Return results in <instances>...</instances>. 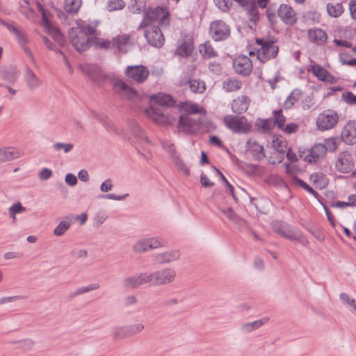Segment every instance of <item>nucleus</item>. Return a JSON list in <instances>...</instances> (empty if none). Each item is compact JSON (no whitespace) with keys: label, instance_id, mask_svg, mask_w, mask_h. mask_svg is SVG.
Here are the masks:
<instances>
[{"label":"nucleus","instance_id":"nucleus-19","mask_svg":"<svg viewBox=\"0 0 356 356\" xmlns=\"http://www.w3.org/2000/svg\"><path fill=\"white\" fill-rule=\"evenodd\" d=\"M176 276L175 271L172 268H164L155 272L154 285H163L171 283Z\"/></svg>","mask_w":356,"mask_h":356},{"label":"nucleus","instance_id":"nucleus-45","mask_svg":"<svg viewBox=\"0 0 356 356\" xmlns=\"http://www.w3.org/2000/svg\"><path fill=\"white\" fill-rule=\"evenodd\" d=\"M150 246L149 240L148 238H143L133 245V250L136 253H142L151 250Z\"/></svg>","mask_w":356,"mask_h":356},{"label":"nucleus","instance_id":"nucleus-3","mask_svg":"<svg viewBox=\"0 0 356 356\" xmlns=\"http://www.w3.org/2000/svg\"><path fill=\"white\" fill-rule=\"evenodd\" d=\"M202 124L200 118H193L187 114H181L179 118L177 128L183 133L195 134L200 130Z\"/></svg>","mask_w":356,"mask_h":356},{"label":"nucleus","instance_id":"nucleus-4","mask_svg":"<svg viewBox=\"0 0 356 356\" xmlns=\"http://www.w3.org/2000/svg\"><path fill=\"white\" fill-rule=\"evenodd\" d=\"M82 72L89 78L97 87L102 86L108 76L102 72V70L96 65L88 64L81 66Z\"/></svg>","mask_w":356,"mask_h":356},{"label":"nucleus","instance_id":"nucleus-43","mask_svg":"<svg viewBox=\"0 0 356 356\" xmlns=\"http://www.w3.org/2000/svg\"><path fill=\"white\" fill-rule=\"evenodd\" d=\"M81 5V0H65V10L70 14L76 13Z\"/></svg>","mask_w":356,"mask_h":356},{"label":"nucleus","instance_id":"nucleus-64","mask_svg":"<svg viewBox=\"0 0 356 356\" xmlns=\"http://www.w3.org/2000/svg\"><path fill=\"white\" fill-rule=\"evenodd\" d=\"M150 243V249H155L159 247H163L166 245V241L162 238H148Z\"/></svg>","mask_w":356,"mask_h":356},{"label":"nucleus","instance_id":"nucleus-7","mask_svg":"<svg viewBox=\"0 0 356 356\" xmlns=\"http://www.w3.org/2000/svg\"><path fill=\"white\" fill-rule=\"evenodd\" d=\"M339 120V116L336 111L327 110L318 115L316 125L319 130L325 131L333 128Z\"/></svg>","mask_w":356,"mask_h":356},{"label":"nucleus","instance_id":"nucleus-54","mask_svg":"<svg viewBox=\"0 0 356 356\" xmlns=\"http://www.w3.org/2000/svg\"><path fill=\"white\" fill-rule=\"evenodd\" d=\"M248 15L249 21L252 22L254 26H256L259 21V13L254 3L251 5L250 8L248 11Z\"/></svg>","mask_w":356,"mask_h":356},{"label":"nucleus","instance_id":"nucleus-37","mask_svg":"<svg viewBox=\"0 0 356 356\" xmlns=\"http://www.w3.org/2000/svg\"><path fill=\"white\" fill-rule=\"evenodd\" d=\"M92 116L102 124V126L108 131L113 130V123L108 118V117L104 113H99L96 112L92 113Z\"/></svg>","mask_w":356,"mask_h":356},{"label":"nucleus","instance_id":"nucleus-29","mask_svg":"<svg viewBox=\"0 0 356 356\" xmlns=\"http://www.w3.org/2000/svg\"><path fill=\"white\" fill-rule=\"evenodd\" d=\"M19 156L17 149L13 147L0 149V163L7 162Z\"/></svg>","mask_w":356,"mask_h":356},{"label":"nucleus","instance_id":"nucleus-6","mask_svg":"<svg viewBox=\"0 0 356 356\" xmlns=\"http://www.w3.org/2000/svg\"><path fill=\"white\" fill-rule=\"evenodd\" d=\"M143 13V15L151 23L159 19V25H169L170 24L169 12L165 7L149 8L147 10H145Z\"/></svg>","mask_w":356,"mask_h":356},{"label":"nucleus","instance_id":"nucleus-50","mask_svg":"<svg viewBox=\"0 0 356 356\" xmlns=\"http://www.w3.org/2000/svg\"><path fill=\"white\" fill-rule=\"evenodd\" d=\"M184 111L188 114H204L206 115L205 109L196 103L185 104Z\"/></svg>","mask_w":356,"mask_h":356},{"label":"nucleus","instance_id":"nucleus-44","mask_svg":"<svg viewBox=\"0 0 356 356\" xmlns=\"http://www.w3.org/2000/svg\"><path fill=\"white\" fill-rule=\"evenodd\" d=\"M273 114V124L277 129H282L286 122V117L283 115L282 109L275 110Z\"/></svg>","mask_w":356,"mask_h":356},{"label":"nucleus","instance_id":"nucleus-51","mask_svg":"<svg viewBox=\"0 0 356 356\" xmlns=\"http://www.w3.org/2000/svg\"><path fill=\"white\" fill-rule=\"evenodd\" d=\"M241 84L236 79H228L223 81L222 88L227 92H234L239 90Z\"/></svg>","mask_w":356,"mask_h":356},{"label":"nucleus","instance_id":"nucleus-47","mask_svg":"<svg viewBox=\"0 0 356 356\" xmlns=\"http://www.w3.org/2000/svg\"><path fill=\"white\" fill-rule=\"evenodd\" d=\"M188 83L190 88L194 93H202L205 90L204 81H199L196 79H188L186 84Z\"/></svg>","mask_w":356,"mask_h":356},{"label":"nucleus","instance_id":"nucleus-62","mask_svg":"<svg viewBox=\"0 0 356 356\" xmlns=\"http://www.w3.org/2000/svg\"><path fill=\"white\" fill-rule=\"evenodd\" d=\"M93 44L96 47H99L101 49H107L111 46V41L108 40L102 39L100 38H92Z\"/></svg>","mask_w":356,"mask_h":356},{"label":"nucleus","instance_id":"nucleus-20","mask_svg":"<svg viewBox=\"0 0 356 356\" xmlns=\"http://www.w3.org/2000/svg\"><path fill=\"white\" fill-rule=\"evenodd\" d=\"M113 87L115 89L116 93H123L129 100L134 99L138 96V92L136 90L129 86L122 79L115 80L113 82Z\"/></svg>","mask_w":356,"mask_h":356},{"label":"nucleus","instance_id":"nucleus-24","mask_svg":"<svg viewBox=\"0 0 356 356\" xmlns=\"http://www.w3.org/2000/svg\"><path fill=\"white\" fill-rule=\"evenodd\" d=\"M150 102H155L157 105L166 107H172L175 105V100L168 94H154L150 97Z\"/></svg>","mask_w":356,"mask_h":356},{"label":"nucleus","instance_id":"nucleus-21","mask_svg":"<svg viewBox=\"0 0 356 356\" xmlns=\"http://www.w3.org/2000/svg\"><path fill=\"white\" fill-rule=\"evenodd\" d=\"M245 147L254 160L260 161L266 157L264 146L259 145L257 141H252L249 139Z\"/></svg>","mask_w":356,"mask_h":356},{"label":"nucleus","instance_id":"nucleus-32","mask_svg":"<svg viewBox=\"0 0 356 356\" xmlns=\"http://www.w3.org/2000/svg\"><path fill=\"white\" fill-rule=\"evenodd\" d=\"M123 284L125 287L135 289L144 284L143 273H140L134 276L125 278L123 280Z\"/></svg>","mask_w":356,"mask_h":356},{"label":"nucleus","instance_id":"nucleus-59","mask_svg":"<svg viewBox=\"0 0 356 356\" xmlns=\"http://www.w3.org/2000/svg\"><path fill=\"white\" fill-rule=\"evenodd\" d=\"M275 12V8H273L272 6H270L266 11L268 20L272 26H275L277 23V15Z\"/></svg>","mask_w":356,"mask_h":356},{"label":"nucleus","instance_id":"nucleus-36","mask_svg":"<svg viewBox=\"0 0 356 356\" xmlns=\"http://www.w3.org/2000/svg\"><path fill=\"white\" fill-rule=\"evenodd\" d=\"M72 217L67 216L65 220L61 221L54 229V234L57 236H63L65 232L70 227Z\"/></svg>","mask_w":356,"mask_h":356},{"label":"nucleus","instance_id":"nucleus-22","mask_svg":"<svg viewBox=\"0 0 356 356\" xmlns=\"http://www.w3.org/2000/svg\"><path fill=\"white\" fill-rule=\"evenodd\" d=\"M19 75V72L14 65L4 66L0 68V76L9 83H15Z\"/></svg>","mask_w":356,"mask_h":356},{"label":"nucleus","instance_id":"nucleus-23","mask_svg":"<svg viewBox=\"0 0 356 356\" xmlns=\"http://www.w3.org/2000/svg\"><path fill=\"white\" fill-rule=\"evenodd\" d=\"M250 103L249 97L246 95L238 96L236 99H234L232 104V111L238 115L245 113Z\"/></svg>","mask_w":356,"mask_h":356},{"label":"nucleus","instance_id":"nucleus-14","mask_svg":"<svg viewBox=\"0 0 356 356\" xmlns=\"http://www.w3.org/2000/svg\"><path fill=\"white\" fill-rule=\"evenodd\" d=\"M277 16L287 26H293L297 23L296 13L293 8L285 3H282L277 10Z\"/></svg>","mask_w":356,"mask_h":356},{"label":"nucleus","instance_id":"nucleus-61","mask_svg":"<svg viewBox=\"0 0 356 356\" xmlns=\"http://www.w3.org/2000/svg\"><path fill=\"white\" fill-rule=\"evenodd\" d=\"M221 211L227 216L229 220L235 223H237L240 220V217L234 212L232 207H228L226 209H222Z\"/></svg>","mask_w":356,"mask_h":356},{"label":"nucleus","instance_id":"nucleus-57","mask_svg":"<svg viewBox=\"0 0 356 356\" xmlns=\"http://www.w3.org/2000/svg\"><path fill=\"white\" fill-rule=\"evenodd\" d=\"M341 99L348 105L356 104V95L350 91L346 90L343 92L341 95Z\"/></svg>","mask_w":356,"mask_h":356},{"label":"nucleus","instance_id":"nucleus-5","mask_svg":"<svg viewBox=\"0 0 356 356\" xmlns=\"http://www.w3.org/2000/svg\"><path fill=\"white\" fill-rule=\"evenodd\" d=\"M209 33L213 40L224 41L230 37L231 29L224 21L218 19L210 24Z\"/></svg>","mask_w":356,"mask_h":356},{"label":"nucleus","instance_id":"nucleus-15","mask_svg":"<svg viewBox=\"0 0 356 356\" xmlns=\"http://www.w3.org/2000/svg\"><path fill=\"white\" fill-rule=\"evenodd\" d=\"M355 166L353 156L348 152H343L335 163L337 170L342 173H348L352 171Z\"/></svg>","mask_w":356,"mask_h":356},{"label":"nucleus","instance_id":"nucleus-16","mask_svg":"<svg viewBox=\"0 0 356 356\" xmlns=\"http://www.w3.org/2000/svg\"><path fill=\"white\" fill-rule=\"evenodd\" d=\"M145 113L154 122L161 125H170L172 124V120H175L171 117L165 115L161 109L154 106H150L149 108L145 109Z\"/></svg>","mask_w":356,"mask_h":356},{"label":"nucleus","instance_id":"nucleus-17","mask_svg":"<svg viewBox=\"0 0 356 356\" xmlns=\"http://www.w3.org/2000/svg\"><path fill=\"white\" fill-rule=\"evenodd\" d=\"M341 140L349 145L356 143V120L348 121L343 127Z\"/></svg>","mask_w":356,"mask_h":356},{"label":"nucleus","instance_id":"nucleus-53","mask_svg":"<svg viewBox=\"0 0 356 356\" xmlns=\"http://www.w3.org/2000/svg\"><path fill=\"white\" fill-rule=\"evenodd\" d=\"M126 6L123 0H108L106 8L109 12L122 10Z\"/></svg>","mask_w":356,"mask_h":356},{"label":"nucleus","instance_id":"nucleus-11","mask_svg":"<svg viewBox=\"0 0 356 356\" xmlns=\"http://www.w3.org/2000/svg\"><path fill=\"white\" fill-rule=\"evenodd\" d=\"M149 72L147 67L142 65L128 66L125 75L138 83H143L149 76Z\"/></svg>","mask_w":356,"mask_h":356},{"label":"nucleus","instance_id":"nucleus-58","mask_svg":"<svg viewBox=\"0 0 356 356\" xmlns=\"http://www.w3.org/2000/svg\"><path fill=\"white\" fill-rule=\"evenodd\" d=\"M25 210L26 208L20 202H16L10 207L9 213L10 217L15 220L16 214L21 213Z\"/></svg>","mask_w":356,"mask_h":356},{"label":"nucleus","instance_id":"nucleus-18","mask_svg":"<svg viewBox=\"0 0 356 356\" xmlns=\"http://www.w3.org/2000/svg\"><path fill=\"white\" fill-rule=\"evenodd\" d=\"M327 151L325 144L316 143L310 149L309 153L305 157V161L309 163H315L320 158H323Z\"/></svg>","mask_w":356,"mask_h":356},{"label":"nucleus","instance_id":"nucleus-55","mask_svg":"<svg viewBox=\"0 0 356 356\" xmlns=\"http://www.w3.org/2000/svg\"><path fill=\"white\" fill-rule=\"evenodd\" d=\"M172 160L175 164L179 168V169L184 172L186 176L190 175V170L188 168L186 165L184 163L183 160L180 158L179 154H175L172 156Z\"/></svg>","mask_w":356,"mask_h":356},{"label":"nucleus","instance_id":"nucleus-39","mask_svg":"<svg viewBox=\"0 0 356 356\" xmlns=\"http://www.w3.org/2000/svg\"><path fill=\"white\" fill-rule=\"evenodd\" d=\"M131 4L128 6V10L130 13H141L145 10L146 2L142 0H130Z\"/></svg>","mask_w":356,"mask_h":356},{"label":"nucleus","instance_id":"nucleus-13","mask_svg":"<svg viewBox=\"0 0 356 356\" xmlns=\"http://www.w3.org/2000/svg\"><path fill=\"white\" fill-rule=\"evenodd\" d=\"M74 30L71 28L69 31V35L71 42L76 50L79 52L86 51L90 47V39L83 33H78L73 35Z\"/></svg>","mask_w":356,"mask_h":356},{"label":"nucleus","instance_id":"nucleus-31","mask_svg":"<svg viewBox=\"0 0 356 356\" xmlns=\"http://www.w3.org/2000/svg\"><path fill=\"white\" fill-rule=\"evenodd\" d=\"M311 181L316 184L321 189L326 188L329 184V179L325 173L314 172L309 177Z\"/></svg>","mask_w":356,"mask_h":356},{"label":"nucleus","instance_id":"nucleus-60","mask_svg":"<svg viewBox=\"0 0 356 356\" xmlns=\"http://www.w3.org/2000/svg\"><path fill=\"white\" fill-rule=\"evenodd\" d=\"M52 147L56 151L63 150L65 153H68L72 150L74 145L72 143H56Z\"/></svg>","mask_w":356,"mask_h":356},{"label":"nucleus","instance_id":"nucleus-41","mask_svg":"<svg viewBox=\"0 0 356 356\" xmlns=\"http://www.w3.org/2000/svg\"><path fill=\"white\" fill-rule=\"evenodd\" d=\"M311 71L313 74L321 81L325 80L326 76L329 74V72L318 64L314 63L311 65Z\"/></svg>","mask_w":356,"mask_h":356},{"label":"nucleus","instance_id":"nucleus-27","mask_svg":"<svg viewBox=\"0 0 356 356\" xmlns=\"http://www.w3.org/2000/svg\"><path fill=\"white\" fill-rule=\"evenodd\" d=\"M307 35L310 42L316 43H325L327 38L326 32L321 29H309Z\"/></svg>","mask_w":356,"mask_h":356},{"label":"nucleus","instance_id":"nucleus-30","mask_svg":"<svg viewBox=\"0 0 356 356\" xmlns=\"http://www.w3.org/2000/svg\"><path fill=\"white\" fill-rule=\"evenodd\" d=\"M179 257V251L175 250L157 254L156 261L160 264L170 263L178 259Z\"/></svg>","mask_w":356,"mask_h":356},{"label":"nucleus","instance_id":"nucleus-2","mask_svg":"<svg viewBox=\"0 0 356 356\" xmlns=\"http://www.w3.org/2000/svg\"><path fill=\"white\" fill-rule=\"evenodd\" d=\"M223 122L228 129L237 134H247L252 127L245 116L238 118V116L227 115L224 117Z\"/></svg>","mask_w":356,"mask_h":356},{"label":"nucleus","instance_id":"nucleus-34","mask_svg":"<svg viewBox=\"0 0 356 356\" xmlns=\"http://www.w3.org/2000/svg\"><path fill=\"white\" fill-rule=\"evenodd\" d=\"M292 181L303 188L305 191L312 195L316 199H321V195L309 184H307L305 181L299 178L296 175H293L291 178Z\"/></svg>","mask_w":356,"mask_h":356},{"label":"nucleus","instance_id":"nucleus-10","mask_svg":"<svg viewBox=\"0 0 356 356\" xmlns=\"http://www.w3.org/2000/svg\"><path fill=\"white\" fill-rule=\"evenodd\" d=\"M144 35L149 45L156 48H161L163 46L165 38L159 26H151L145 31Z\"/></svg>","mask_w":356,"mask_h":356},{"label":"nucleus","instance_id":"nucleus-46","mask_svg":"<svg viewBox=\"0 0 356 356\" xmlns=\"http://www.w3.org/2000/svg\"><path fill=\"white\" fill-rule=\"evenodd\" d=\"M212 168L216 172L217 175H219L221 181L225 184V186L227 188L233 199L237 202L238 200L236 195H235L234 186L229 182V181L226 179V177L224 176V175L221 172L220 170H218L216 166H212Z\"/></svg>","mask_w":356,"mask_h":356},{"label":"nucleus","instance_id":"nucleus-12","mask_svg":"<svg viewBox=\"0 0 356 356\" xmlns=\"http://www.w3.org/2000/svg\"><path fill=\"white\" fill-rule=\"evenodd\" d=\"M233 67L238 74L243 76L250 75L252 71L250 58L244 55H240L233 60Z\"/></svg>","mask_w":356,"mask_h":356},{"label":"nucleus","instance_id":"nucleus-42","mask_svg":"<svg viewBox=\"0 0 356 356\" xmlns=\"http://www.w3.org/2000/svg\"><path fill=\"white\" fill-rule=\"evenodd\" d=\"M99 286H99V284L93 283V284H90L88 286H86L80 287V288L77 289L76 291H74V292L71 293L69 295L68 298H69L70 300H72L75 296L81 295L83 293L91 291H93V290L98 289L99 288Z\"/></svg>","mask_w":356,"mask_h":356},{"label":"nucleus","instance_id":"nucleus-63","mask_svg":"<svg viewBox=\"0 0 356 356\" xmlns=\"http://www.w3.org/2000/svg\"><path fill=\"white\" fill-rule=\"evenodd\" d=\"M273 230L284 238L286 232L284 229V224L282 221L275 220L272 223Z\"/></svg>","mask_w":356,"mask_h":356},{"label":"nucleus","instance_id":"nucleus-38","mask_svg":"<svg viewBox=\"0 0 356 356\" xmlns=\"http://www.w3.org/2000/svg\"><path fill=\"white\" fill-rule=\"evenodd\" d=\"M343 7L340 3H328L327 4V14L334 18L340 17L343 13Z\"/></svg>","mask_w":356,"mask_h":356},{"label":"nucleus","instance_id":"nucleus-25","mask_svg":"<svg viewBox=\"0 0 356 356\" xmlns=\"http://www.w3.org/2000/svg\"><path fill=\"white\" fill-rule=\"evenodd\" d=\"M24 79L30 90H34L41 85L40 79L29 66L25 69Z\"/></svg>","mask_w":356,"mask_h":356},{"label":"nucleus","instance_id":"nucleus-28","mask_svg":"<svg viewBox=\"0 0 356 356\" xmlns=\"http://www.w3.org/2000/svg\"><path fill=\"white\" fill-rule=\"evenodd\" d=\"M272 142L273 148L280 154L277 160V163H280L284 159V154L287 148V142L286 140H280L277 135L273 136Z\"/></svg>","mask_w":356,"mask_h":356},{"label":"nucleus","instance_id":"nucleus-52","mask_svg":"<svg viewBox=\"0 0 356 356\" xmlns=\"http://www.w3.org/2000/svg\"><path fill=\"white\" fill-rule=\"evenodd\" d=\"M49 33L59 45H65V38L60 30L55 28L54 26H51Z\"/></svg>","mask_w":356,"mask_h":356},{"label":"nucleus","instance_id":"nucleus-33","mask_svg":"<svg viewBox=\"0 0 356 356\" xmlns=\"http://www.w3.org/2000/svg\"><path fill=\"white\" fill-rule=\"evenodd\" d=\"M302 92L300 89H293L284 102V108L286 110L290 109L293 106L294 103L300 99V98L302 97Z\"/></svg>","mask_w":356,"mask_h":356},{"label":"nucleus","instance_id":"nucleus-48","mask_svg":"<svg viewBox=\"0 0 356 356\" xmlns=\"http://www.w3.org/2000/svg\"><path fill=\"white\" fill-rule=\"evenodd\" d=\"M200 52L205 59H209L217 56V53L214 51L213 47L207 43H204L200 46Z\"/></svg>","mask_w":356,"mask_h":356},{"label":"nucleus","instance_id":"nucleus-56","mask_svg":"<svg viewBox=\"0 0 356 356\" xmlns=\"http://www.w3.org/2000/svg\"><path fill=\"white\" fill-rule=\"evenodd\" d=\"M216 6L222 12L227 13L232 6V0H213Z\"/></svg>","mask_w":356,"mask_h":356},{"label":"nucleus","instance_id":"nucleus-35","mask_svg":"<svg viewBox=\"0 0 356 356\" xmlns=\"http://www.w3.org/2000/svg\"><path fill=\"white\" fill-rule=\"evenodd\" d=\"M284 238L292 241L300 243L305 247H307L309 245V241L300 231H296L292 233L286 232Z\"/></svg>","mask_w":356,"mask_h":356},{"label":"nucleus","instance_id":"nucleus-9","mask_svg":"<svg viewBox=\"0 0 356 356\" xmlns=\"http://www.w3.org/2000/svg\"><path fill=\"white\" fill-rule=\"evenodd\" d=\"M144 329L141 323L116 327L113 329V339L118 340L132 337Z\"/></svg>","mask_w":356,"mask_h":356},{"label":"nucleus","instance_id":"nucleus-8","mask_svg":"<svg viewBox=\"0 0 356 356\" xmlns=\"http://www.w3.org/2000/svg\"><path fill=\"white\" fill-rule=\"evenodd\" d=\"M195 49L194 40L192 35L184 34L181 40L178 41L175 54L184 58L190 57Z\"/></svg>","mask_w":356,"mask_h":356},{"label":"nucleus","instance_id":"nucleus-1","mask_svg":"<svg viewBox=\"0 0 356 356\" xmlns=\"http://www.w3.org/2000/svg\"><path fill=\"white\" fill-rule=\"evenodd\" d=\"M255 42L261 46V49L257 50V59L262 63L275 58L279 52V46L275 44V41L264 38H256Z\"/></svg>","mask_w":356,"mask_h":356},{"label":"nucleus","instance_id":"nucleus-49","mask_svg":"<svg viewBox=\"0 0 356 356\" xmlns=\"http://www.w3.org/2000/svg\"><path fill=\"white\" fill-rule=\"evenodd\" d=\"M130 39L129 35H118L113 38V46L118 49V51H121L122 47L126 45Z\"/></svg>","mask_w":356,"mask_h":356},{"label":"nucleus","instance_id":"nucleus-26","mask_svg":"<svg viewBox=\"0 0 356 356\" xmlns=\"http://www.w3.org/2000/svg\"><path fill=\"white\" fill-rule=\"evenodd\" d=\"M236 163L238 168L248 176L256 175L260 170L259 165L243 162L238 158H236Z\"/></svg>","mask_w":356,"mask_h":356},{"label":"nucleus","instance_id":"nucleus-40","mask_svg":"<svg viewBox=\"0 0 356 356\" xmlns=\"http://www.w3.org/2000/svg\"><path fill=\"white\" fill-rule=\"evenodd\" d=\"M268 318H264L251 323H245L241 325V330L245 332H250L262 326L268 321Z\"/></svg>","mask_w":356,"mask_h":356}]
</instances>
